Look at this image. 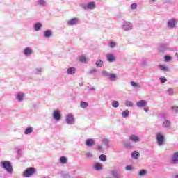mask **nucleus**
Returning <instances> with one entry per match:
<instances>
[{"label":"nucleus","instance_id":"obj_1","mask_svg":"<svg viewBox=\"0 0 178 178\" xmlns=\"http://www.w3.org/2000/svg\"><path fill=\"white\" fill-rule=\"evenodd\" d=\"M1 166L4 169V170L8 172L9 175H12V173H13V167L12 166V163H10V161H3L1 163Z\"/></svg>","mask_w":178,"mask_h":178},{"label":"nucleus","instance_id":"obj_2","mask_svg":"<svg viewBox=\"0 0 178 178\" xmlns=\"http://www.w3.org/2000/svg\"><path fill=\"white\" fill-rule=\"evenodd\" d=\"M156 140L159 147H162V145H165V135H163V134L161 132L157 133Z\"/></svg>","mask_w":178,"mask_h":178},{"label":"nucleus","instance_id":"obj_3","mask_svg":"<svg viewBox=\"0 0 178 178\" xmlns=\"http://www.w3.org/2000/svg\"><path fill=\"white\" fill-rule=\"evenodd\" d=\"M35 174V168L30 167L26 169L23 173L24 177H31L33 175Z\"/></svg>","mask_w":178,"mask_h":178},{"label":"nucleus","instance_id":"obj_4","mask_svg":"<svg viewBox=\"0 0 178 178\" xmlns=\"http://www.w3.org/2000/svg\"><path fill=\"white\" fill-rule=\"evenodd\" d=\"M122 29L124 31H130V30H133V23L124 21L122 24Z\"/></svg>","mask_w":178,"mask_h":178},{"label":"nucleus","instance_id":"obj_5","mask_svg":"<svg viewBox=\"0 0 178 178\" xmlns=\"http://www.w3.org/2000/svg\"><path fill=\"white\" fill-rule=\"evenodd\" d=\"M67 124H74L75 119L74 115L72 113H69L65 118Z\"/></svg>","mask_w":178,"mask_h":178},{"label":"nucleus","instance_id":"obj_6","mask_svg":"<svg viewBox=\"0 0 178 178\" xmlns=\"http://www.w3.org/2000/svg\"><path fill=\"white\" fill-rule=\"evenodd\" d=\"M52 116L56 122H59V120L62 119V114H60V111H59V110H54Z\"/></svg>","mask_w":178,"mask_h":178},{"label":"nucleus","instance_id":"obj_7","mask_svg":"<svg viewBox=\"0 0 178 178\" xmlns=\"http://www.w3.org/2000/svg\"><path fill=\"white\" fill-rule=\"evenodd\" d=\"M176 19L172 18L167 22V27L168 29H176Z\"/></svg>","mask_w":178,"mask_h":178},{"label":"nucleus","instance_id":"obj_8","mask_svg":"<svg viewBox=\"0 0 178 178\" xmlns=\"http://www.w3.org/2000/svg\"><path fill=\"white\" fill-rule=\"evenodd\" d=\"M79 22H80V20L79 19V18H72L70 20H68L67 22V24L68 26H76L77 24H79Z\"/></svg>","mask_w":178,"mask_h":178},{"label":"nucleus","instance_id":"obj_9","mask_svg":"<svg viewBox=\"0 0 178 178\" xmlns=\"http://www.w3.org/2000/svg\"><path fill=\"white\" fill-rule=\"evenodd\" d=\"M170 163L172 165H177L178 163V152H176L173 154L172 156L171 157Z\"/></svg>","mask_w":178,"mask_h":178},{"label":"nucleus","instance_id":"obj_10","mask_svg":"<svg viewBox=\"0 0 178 178\" xmlns=\"http://www.w3.org/2000/svg\"><path fill=\"white\" fill-rule=\"evenodd\" d=\"M168 49H169V46H168V44H161L159 48V52H161V54H163L164 52H166V51H168Z\"/></svg>","mask_w":178,"mask_h":178},{"label":"nucleus","instance_id":"obj_11","mask_svg":"<svg viewBox=\"0 0 178 178\" xmlns=\"http://www.w3.org/2000/svg\"><path fill=\"white\" fill-rule=\"evenodd\" d=\"M106 58L108 62H110L111 63H112V62H115L116 60V58L115 57V55H113L112 54H107L106 55Z\"/></svg>","mask_w":178,"mask_h":178},{"label":"nucleus","instance_id":"obj_12","mask_svg":"<svg viewBox=\"0 0 178 178\" xmlns=\"http://www.w3.org/2000/svg\"><path fill=\"white\" fill-rule=\"evenodd\" d=\"M102 143L106 148H111V141L108 138H102Z\"/></svg>","mask_w":178,"mask_h":178},{"label":"nucleus","instance_id":"obj_13","mask_svg":"<svg viewBox=\"0 0 178 178\" xmlns=\"http://www.w3.org/2000/svg\"><path fill=\"white\" fill-rule=\"evenodd\" d=\"M86 145L87 147H93V145H95V140L93 138H88L86 141Z\"/></svg>","mask_w":178,"mask_h":178},{"label":"nucleus","instance_id":"obj_14","mask_svg":"<svg viewBox=\"0 0 178 178\" xmlns=\"http://www.w3.org/2000/svg\"><path fill=\"white\" fill-rule=\"evenodd\" d=\"M129 140L131 141H133V143H140V141H141V139H140V138L138 136H137L136 135H131L129 136Z\"/></svg>","mask_w":178,"mask_h":178},{"label":"nucleus","instance_id":"obj_15","mask_svg":"<svg viewBox=\"0 0 178 178\" xmlns=\"http://www.w3.org/2000/svg\"><path fill=\"white\" fill-rule=\"evenodd\" d=\"M87 8L90 10H94V9H95V8H97V5L95 4V2L90 1L87 3Z\"/></svg>","mask_w":178,"mask_h":178},{"label":"nucleus","instance_id":"obj_16","mask_svg":"<svg viewBox=\"0 0 178 178\" xmlns=\"http://www.w3.org/2000/svg\"><path fill=\"white\" fill-rule=\"evenodd\" d=\"M32 54H33V49H31V48L26 47L24 49V54L25 55V56H30V55H31Z\"/></svg>","mask_w":178,"mask_h":178},{"label":"nucleus","instance_id":"obj_17","mask_svg":"<svg viewBox=\"0 0 178 178\" xmlns=\"http://www.w3.org/2000/svg\"><path fill=\"white\" fill-rule=\"evenodd\" d=\"M147 102L145 100H140L136 103L138 108H144L147 105Z\"/></svg>","mask_w":178,"mask_h":178},{"label":"nucleus","instance_id":"obj_18","mask_svg":"<svg viewBox=\"0 0 178 178\" xmlns=\"http://www.w3.org/2000/svg\"><path fill=\"white\" fill-rule=\"evenodd\" d=\"M108 79L110 81H116V80H118V75L115 73H110L108 75Z\"/></svg>","mask_w":178,"mask_h":178},{"label":"nucleus","instance_id":"obj_19","mask_svg":"<svg viewBox=\"0 0 178 178\" xmlns=\"http://www.w3.org/2000/svg\"><path fill=\"white\" fill-rule=\"evenodd\" d=\"M76 70L74 67H70L67 70V74L73 75L76 74Z\"/></svg>","mask_w":178,"mask_h":178},{"label":"nucleus","instance_id":"obj_20","mask_svg":"<svg viewBox=\"0 0 178 178\" xmlns=\"http://www.w3.org/2000/svg\"><path fill=\"white\" fill-rule=\"evenodd\" d=\"M172 127V122L169 120H165L163 122V127H165V129H170Z\"/></svg>","mask_w":178,"mask_h":178},{"label":"nucleus","instance_id":"obj_21","mask_svg":"<svg viewBox=\"0 0 178 178\" xmlns=\"http://www.w3.org/2000/svg\"><path fill=\"white\" fill-rule=\"evenodd\" d=\"M42 28V24L40 22L35 24L33 26L35 31H40V30H41Z\"/></svg>","mask_w":178,"mask_h":178},{"label":"nucleus","instance_id":"obj_22","mask_svg":"<svg viewBox=\"0 0 178 178\" xmlns=\"http://www.w3.org/2000/svg\"><path fill=\"white\" fill-rule=\"evenodd\" d=\"M44 37L45 38H51L52 37V31L51 30H47L44 32Z\"/></svg>","mask_w":178,"mask_h":178},{"label":"nucleus","instance_id":"obj_23","mask_svg":"<svg viewBox=\"0 0 178 178\" xmlns=\"http://www.w3.org/2000/svg\"><path fill=\"white\" fill-rule=\"evenodd\" d=\"M33 131H34V128H33V127H29L25 129L24 134L26 135L31 134V133H33Z\"/></svg>","mask_w":178,"mask_h":178},{"label":"nucleus","instance_id":"obj_24","mask_svg":"<svg viewBox=\"0 0 178 178\" xmlns=\"http://www.w3.org/2000/svg\"><path fill=\"white\" fill-rule=\"evenodd\" d=\"M131 158L134 159H138L140 158V153L137 151H134L131 153Z\"/></svg>","mask_w":178,"mask_h":178},{"label":"nucleus","instance_id":"obj_25","mask_svg":"<svg viewBox=\"0 0 178 178\" xmlns=\"http://www.w3.org/2000/svg\"><path fill=\"white\" fill-rule=\"evenodd\" d=\"M94 169H95V170H97V172H99V170H102V164L97 163L94 165Z\"/></svg>","mask_w":178,"mask_h":178},{"label":"nucleus","instance_id":"obj_26","mask_svg":"<svg viewBox=\"0 0 178 178\" xmlns=\"http://www.w3.org/2000/svg\"><path fill=\"white\" fill-rule=\"evenodd\" d=\"M130 84L134 88H141V85L135 81H131Z\"/></svg>","mask_w":178,"mask_h":178},{"label":"nucleus","instance_id":"obj_27","mask_svg":"<svg viewBox=\"0 0 178 178\" xmlns=\"http://www.w3.org/2000/svg\"><path fill=\"white\" fill-rule=\"evenodd\" d=\"M16 98H17V101H19L20 102L24 99V94L19 92L17 95Z\"/></svg>","mask_w":178,"mask_h":178},{"label":"nucleus","instance_id":"obj_28","mask_svg":"<svg viewBox=\"0 0 178 178\" xmlns=\"http://www.w3.org/2000/svg\"><path fill=\"white\" fill-rule=\"evenodd\" d=\"M124 147L127 148V149H131V143L129 140L124 141Z\"/></svg>","mask_w":178,"mask_h":178},{"label":"nucleus","instance_id":"obj_29","mask_svg":"<svg viewBox=\"0 0 178 178\" xmlns=\"http://www.w3.org/2000/svg\"><path fill=\"white\" fill-rule=\"evenodd\" d=\"M147 170H141L139 171L138 176V177H144L147 175Z\"/></svg>","mask_w":178,"mask_h":178},{"label":"nucleus","instance_id":"obj_30","mask_svg":"<svg viewBox=\"0 0 178 178\" xmlns=\"http://www.w3.org/2000/svg\"><path fill=\"white\" fill-rule=\"evenodd\" d=\"M60 163H61L63 165H65L66 163H67V158H66V156H61L60 158Z\"/></svg>","mask_w":178,"mask_h":178},{"label":"nucleus","instance_id":"obj_31","mask_svg":"<svg viewBox=\"0 0 178 178\" xmlns=\"http://www.w3.org/2000/svg\"><path fill=\"white\" fill-rule=\"evenodd\" d=\"M125 106H127L128 108H133V106H134L133 102L129 101V100H126L125 101Z\"/></svg>","mask_w":178,"mask_h":178},{"label":"nucleus","instance_id":"obj_32","mask_svg":"<svg viewBox=\"0 0 178 178\" xmlns=\"http://www.w3.org/2000/svg\"><path fill=\"white\" fill-rule=\"evenodd\" d=\"M97 67H102L104 66V61L102 60H98L96 61Z\"/></svg>","mask_w":178,"mask_h":178},{"label":"nucleus","instance_id":"obj_33","mask_svg":"<svg viewBox=\"0 0 178 178\" xmlns=\"http://www.w3.org/2000/svg\"><path fill=\"white\" fill-rule=\"evenodd\" d=\"M80 106H81V108L86 109V108L88 107V103H87L86 102H81Z\"/></svg>","mask_w":178,"mask_h":178},{"label":"nucleus","instance_id":"obj_34","mask_svg":"<svg viewBox=\"0 0 178 178\" xmlns=\"http://www.w3.org/2000/svg\"><path fill=\"white\" fill-rule=\"evenodd\" d=\"M159 69H161L163 72H169V67L163 65H159Z\"/></svg>","mask_w":178,"mask_h":178},{"label":"nucleus","instance_id":"obj_35","mask_svg":"<svg viewBox=\"0 0 178 178\" xmlns=\"http://www.w3.org/2000/svg\"><path fill=\"white\" fill-rule=\"evenodd\" d=\"M113 108H119V102L113 100L111 103Z\"/></svg>","mask_w":178,"mask_h":178},{"label":"nucleus","instance_id":"obj_36","mask_svg":"<svg viewBox=\"0 0 178 178\" xmlns=\"http://www.w3.org/2000/svg\"><path fill=\"white\" fill-rule=\"evenodd\" d=\"M116 45H118V43L113 41L110 42V43L108 44V47L111 48V49H113V48H115Z\"/></svg>","mask_w":178,"mask_h":178},{"label":"nucleus","instance_id":"obj_37","mask_svg":"<svg viewBox=\"0 0 178 178\" xmlns=\"http://www.w3.org/2000/svg\"><path fill=\"white\" fill-rule=\"evenodd\" d=\"M61 177L63 178H70V175H69V173H67L65 171L61 172Z\"/></svg>","mask_w":178,"mask_h":178},{"label":"nucleus","instance_id":"obj_38","mask_svg":"<svg viewBox=\"0 0 178 178\" xmlns=\"http://www.w3.org/2000/svg\"><path fill=\"white\" fill-rule=\"evenodd\" d=\"M79 60L82 63H86V62H87V58H86V56H81L79 57Z\"/></svg>","mask_w":178,"mask_h":178},{"label":"nucleus","instance_id":"obj_39","mask_svg":"<svg viewBox=\"0 0 178 178\" xmlns=\"http://www.w3.org/2000/svg\"><path fill=\"white\" fill-rule=\"evenodd\" d=\"M129 110H125L122 113V118H128L129 117Z\"/></svg>","mask_w":178,"mask_h":178},{"label":"nucleus","instance_id":"obj_40","mask_svg":"<svg viewBox=\"0 0 178 178\" xmlns=\"http://www.w3.org/2000/svg\"><path fill=\"white\" fill-rule=\"evenodd\" d=\"M99 159L100 161H102V162H106V155L101 154L99 156Z\"/></svg>","mask_w":178,"mask_h":178},{"label":"nucleus","instance_id":"obj_41","mask_svg":"<svg viewBox=\"0 0 178 178\" xmlns=\"http://www.w3.org/2000/svg\"><path fill=\"white\" fill-rule=\"evenodd\" d=\"M38 3L40 6H45L47 1L45 0H38Z\"/></svg>","mask_w":178,"mask_h":178},{"label":"nucleus","instance_id":"obj_42","mask_svg":"<svg viewBox=\"0 0 178 178\" xmlns=\"http://www.w3.org/2000/svg\"><path fill=\"white\" fill-rule=\"evenodd\" d=\"M171 111L174 112V113H178V106H172L171 107Z\"/></svg>","mask_w":178,"mask_h":178},{"label":"nucleus","instance_id":"obj_43","mask_svg":"<svg viewBox=\"0 0 178 178\" xmlns=\"http://www.w3.org/2000/svg\"><path fill=\"white\" fill-rule=\"evenodd\" d=\"M42 72L41 68H36L34 71L35 74H41V72Z\"/></svg>","mask_w":178,"mask_h":178},{"label":"nucleus","instance_id":"obj_44","mask_svg":"<svg viewBox=\"0 0 178 178\" xmlns=\"http://www.w3.org/2000/svg\"><path fill=\"white\" fill-rule=\"evenodd\" d=\"M85 156H86V158H93L94 154L91 152H86L85 154Z\"/></svg>","mask_w":178,"mask_h":178},{"label":"nucleus","instance_id":"obj_45","mask_svg":"<svg viewBox=\"0 0 178 178\" xmlns=\"http://www.w3.org/2000/svg\"><path fill=\"white\" fill-rule=\"evenodd\" d=\"M97 151H99V152H104V147H102V145H97Z\"/></svg>","mask_w":178,"mask_h":178},{"label":"nucleus","instance_id":"obj_46","mask_svg":"<svg viewBox=\"0 0 178 178\" xmlns=\"http://www.w3.org/2000/svg\"><path fill=\"white\" fill-rule=\"evenodd\" d=\"M111 73H109L108 71H102V74L103 75V76H105L106 77H109V74H110Z\"/></svg>","mask_w":178,"mask_h":178},{"label":"nucleus","instance_id":"obj_47","mask_svg":"<svg viewBox=\"0 0 178 178\" xmlns=\"http://www.w3.org/2000/svg\"><path fill=\"white\" fill-rule=\"evenodd\" d=\"M167 92L169 94V95H173L174 94L173 88H169L167 90Z\"/></svg>","mask_w":178,"mask_h":178},{"label":"nucleus","instance_id":"obj_48","mask_svg":"<svg viewBox=\"0 0 178 178\" xmlns=\"http://www.w3.org/2000/svg\"><path fill=\"white\" fill-rule=\"evenodd\" d=\"M131 9L132 10H136V9H137V3H134L131 5Z\"/></svg>","mask_w":178,"mask_h":178},{"label":"nucleus","instance_id":"obj_49","mask_svg":"<svg viewBox=\"0 0 178 178\" xmlns=\"http://www.w3.org/2000/svg\"><path fill=\"white\" fill-rule=\"evenodd\" d=\"M80 6L82 9H83V10H87L88 9L87 4L86 3H81Z\"/></svg>","mask_w":178,"mask_h":178},{"label":"nucleus","instance_id":"obj_50","mask_svg":"<svg viewBox=\"0 0 178 178\" xmlns=\"http://www.w3.org/2000/svg\"><path fill=\"white\" fill-rule=\"evenodd\" d=\"M165 62H169L172 60V57L170 56H165Z\"/></svg>","mask_w":178,"mask_h":178},{"label":"nucleus","instance_id":"obj_51","mask_svg":"<svg viewBox=\"0 0 178 178\" xmlns=\"http://www.w3.org/2000/svg\"><path fill=\"white\" fill-rule=\"evenodd\" d=\"M160 81L161 83H166L168 81V79H166L165 77H161Z\"/></svg>","mask_w":178,"mask_h":178},{"label":"nucleus","instance_id":"obj_52","mask_svg":"<svg viewBox=\"0 0 178 178\" xmlns=\"http://www.w3.org/2000/svg\"><path fill=\"white\" fill-rule=\"evenodd\" d=\"M125 170H127V171L133 170V167H131V165H127L125 168Z\"/></svg>","mask_w":178,"mask_h":178},{"label":"nucleus","instance_id":"obj_53","mask_svg":"<svg viewBox=\"0 0 178 178\" xmlns=\"http://www.w3.org/2000/svg\"><path fill=\"white\" fill-rule=\"evenodd\" d=\"M96 72H97V69L93 68L90 70L89 73H90V74H94V73H96Z\"/></svg>","mask_w":178,"mask_h":178},{"label":"nucleus","instance_id":"obj_54","mask_svg":"<svg viewBox=\"0 0 178 178\" xmlns=\"http://www.w3.org/2000/svg\"><path fill=\"white\" fill-rule=\"evenodd\" d=\"M89 90L90 91H95V87H90V88H89Z\"/></svg>","mask_w":178,"mask_h":178},{"label":"nucleus","instance_id":"obj_55","mask_svg":"<svg viewBox=\"0 0 178 178\" xmlns=\"http://www.w3.org/2000/svg\"><path fill=\"white\" fill-rule=\"evenodd\" d=\"M149 110V108H144L145 112H148Z\"/></svg>","mask_w":178,"mask_h":178},{"label":"nucleus","instance_id":"obj_56","mask_svg":"<svg viewBox=\"0 0 178 178\" xmlns=\"http://www.w3.org/2000/svg\"><path fill=\"white\" fill-rule=\"evenodd\" d=\"M83 86H84V84L83 83H79L80 87H83Z\"/></svg>","mask_w":178,"mask_h":178},{"label":"nucleus","instance_id":"obj_57","mask_svg":"<svg viewBox=\"0 0 178 178\" xmlns=\"http://www.w3.org/2000/svg\"><path fill=\"white\" fill-rule=\"evenodd\" d=\"M41 178H50L49 176H43Z\"/></svg>","mask_w":178,"mask_h":178},{"label":"nucleus","instance_id":"obj_58","mask_svg":"<svg viewBox=\"0 0 178 178\" xmlns=\"http://www.w3.org/2000/svg\"><path fill=\"white\" fill-rule=\"evenodd\" d=\"M17 152H19L20 151V149L17 148Z\"/></svg>","mask_w":178,"mask_h":178},{"label":"nucleus","instance_id":"obj_59","mask_svg":"<svg viewBox=\"0 0 178 178\" xmlns=\"http://www.w3.org/2000/svg\"><path fill=\"white\" fill-rule=\"evenodd\" d=\"M153 1V2H155L156 0H152Z\"/></svg>","mask_w":178,"mask_h":178}]
</instances>
